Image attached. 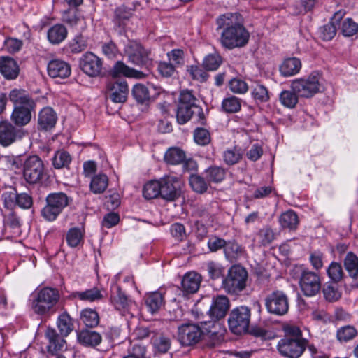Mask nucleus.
<instances>
[{"label":"nucleus","mask_w":358,"mask_h":358,"mask_svg":"<svg viewBox=\"0 0 358 358\" xmlns=\"http://www.w3.org/2000/svg\"><path fill=\"white\" fill-rule=\"evenodd\" d=\"M71 162V155L64 150L57 151L52 159V166L57 169L68 167Z\"/></svg>","instance_id":"obj_39"},{"label":"nucleus","mask_w":358,"mask_h":358,"mask_svg":"<svg viewBox=\"0 0 358 358\" xmlns=\"http://www.w3.org/2000/svg\"><path fill=\"white\" fill-rule=\"evenodd\" d=\"M59 299V293L57 289L44 287L41 289L33 299L31 308L38 315L49 313Z\"/></svg>","instance_id":"obj_6"},{"label":"nucleus","mask_w":358,"mask_h":358,"mask_svg":"<svg viewBox=\"0 0 358 358\" xmlns=\"http://www.w3.org/2000/svg\"><path fill=\"white\" fill-rule=\"evenodd\" d=\"M73 297L85 302H95L103 299V296L101 290L96 287L85 291L75 292L73 293Z\"/></svg>","instance_id":"obj_31"},{"label":"nucleus","mask_w":358,"mask_h":358,"mask_svg":"<svg viewBox=\"0 0 358 358\" xmlns=\"http://www.w3.org/2000/svg\"><path fill=\"white\" fill-rule=\"evenodd\" d=\"M78 339L80 343L90 347H95L101 341V335L94 331L82 330L78 334Z\"/></svg>","instance_id":"obj_32"},{"label":"nucleus","mask_w":358,"mask_h":358,"mask_svg":"<svg viewBox=\"0 0 358 358\" xmlns=\"http://www.w3.org/2000/svg\"><path fill=\"white\" fill-rule=\"evenodd\" d=\"M229 90L236 94H244L248 90L247 83L239 78H233L229 83Z\"/></svg>","instance_id":"obj_62"},{"label":"nucleus","mask_w":358,"mask_h":358,"mask_svg":"<svg viewBox=\"0 0 358 358\" xmlns=\"http://www.w3.org/2000/svg\"><path fill=\"white\" fill-rule=\"evenodd\" d=\"M87 41L81 35L76 36L69 43L71 51L73 53H79L86 49Z\"/></svg>","instance_id":"obj_61"},{"label":"nucleus","mask_w":358,"mask_h":358,"mask_svg":"<svg viewBox=\"0 0 358 358\" xmlns=\"http://www.w3.org/2000/svg\"><path fill=\"white\" fill-rule=\"evenodd\" d=\"M229 308L230 301L228 297L218 295L213 299L208 313L213 320H219L226 316Z\"/></svg>","instance_id":"obj_17"},{"label":"nucleus","mask_w":358,"mask_h":358,"mask_svg":"<svg viewBox=\"0 0 358 358\" xmlns=\"http://www.w3.org/2000/svg\"><path fill=\"white\" fill-rule=\"evenodd\" d=\"M223 160L227 165H234L240 162L242 159V152L240 149L234 147L224 151Z\"/></svg>","instance_id":"obj_47"},{"label":"nucleus","mask_w":358,"mask_h":358,"mask_svg":"<svg viewBox=\"0 0 358 358\" xmlns=\"http://www.w3.org/2000/svg\"><path fill=\"white\" fill-rule=\"evenodd\" d=\"M146 348L145 346L134 343L128 349V354L122 358H145Z\"/></svg>","instance_id":"obj_59"},{"label":"nucleus","mask_w":358,"mask_h":358,"mask_svg":"<svg viewBox=\"0 0 358 358\" xmlns=\"http://www.w3.org/2000/svg\"><path fill=\"white\" fill-rule=\"evenodd\" d=\"M124 52L130 62L139 66H148L152 61L150 51L136 41H129Z\"/></svg>","instance_id":"obj_9"},{"label":"nucleus","mask_w":358,"mask_h":358,"mask_svg":"<svg viewBox=\"0 0 358 358\" xmlns=\"http://www.w3.org/2000/svg\"><path fill=\"white\" fill-rule=\"evenodd\" d=\"M189 185L192 189L197 193H204L208 187V182L206 180L205 176L202 177L199 175H191L189 179Z\"/></svg>","instance_id":"obj_42"},{"label":"nucleus","mask_w":358,"mask_h":358,"mask_svg":"<svg viewBox=\"0 0 358 358\" xmlns=\"http://www.w3.org/2000/svg\"><path fill=\"white\" fill-rule=\"evenodd\" d=\"M207 271L210 278L216 280L223 275L224 268L214 262H210L207 264Z\"/></svg>","instance_id":"obj_64"},{"label":"nucleus","mask_w":358,"mask_h":358,"mask_svg":"<svg viewBox=\"0 0 358 358\" xmlns=\"http://www.w3.org/2000/svg\"><path fill=\"white\" fill-rule=\"evenodd\" d=\"M252 96L259 103L267 102L270 99L267 87L259 83H256L252 87Z\"/></svg>","instance_id":"obj_45"},{"label":"nucleus","mask_w":358,"mask_h":358,"mask_svg":"<svg viewBox=\"0 0 358 358\" xmlns=\"http://www.w3.org/2000/svg\"><path fill=\"white\" fill-rule=\"evenodd\" d=\"M160 185L159 180H151L147 182L143 187V194L146 199H155L160 196Z\"/></svg>","instance_id":"obj_43"},{"label":"nucleus","mask_w":358,"mask_h":358,"mask_svg":"<svg viewBox=\"0 0 358 358\" xmlns=\"http://www.w3.org/2000/svg\"><path fill=\"white\" fill-rule=\"evenodd\" d=\"M280 226L284 229L294 230L299 224L297 215L293 210H287L282 213L279 217Z\"/></svg>","instance_id":"obj_36"},{"label":"nucleus","mask_w":358,"mask_h":358,"mask_svg":"<svg viewBox=\"0 0 358 358\" xmlns=\"http://www.w3.org/2000/svg\"><path fill=\"white\" fill-rule=\"evenodd\" d=\"M108 185V178L105 174H98L92 178L90 189L94 194L103 193Z\"/></svg>","instance_id":"obj_40"},{"label":"nucleus","mask_w":358,"mask_h":358,"mask_svg":"<svg viewBox=\"0 0 358 358\" xmlns=\"http://www.w3.org/2000/svg\"><path fill=\"white\" fill-rule=\"evenodd\" d=\"M0 72L7 80L15 79L20 73L17 62L10 57H0Z\"/></svg>","instance_id":"obj_24"},{"label":"nucleus","mask_w":358,"mask_h":358,"mask_svg":"<svg viewBox=\"0 0 358 358\" xmlns=\"http://www.w3.org/2000/svg\"><path fill=\"white\" fill-rule=\"evenodd\" d=\"M9 99L14 107L35 108L36 103L29 92L23 89H13L9 94Z\"/></svg>","instance_id":"obj_21"},{"label":"nucleus","mask_w":358,"mask_h":358,"mask_svg":"<svg viewBox=\"0 0 358 358\" xmlns=\"http://www.w3.org/2000/svg\"><path fill=\"white\" fill-rule=\"evenodd\" d=\"M48 39L52 44H59L67 36L66 28L61 24L51 27L48 31Z\"/></svg>","instance_id":"obj_33"},{"label":"nucleus","mask_w":358,"mask_h":358,"mask_svg":"<svg viewBox=\"0 0 358 358\" xmlns=\"http://www.w3.org/2000/svg\"><path fill=\"white\" fill-rule=\"evenodd\" d=\"M357 335V329L351 325L341 327L336 331V338L340 343H347L355 338Z\"/></svg>","instance_id":"obj_41"},{"label":"nucleus","mask_w":358,"mask_h":358,"mask_svg":"<svg viewBox=\"0 0 358 358\" xmlns=\"http://www.w3.org/2000/svg\"><path fill=\"white\" fill-rule=\"evenodd\" d=\"M301 68V62L296 57L285 59L280 66V72L285 77H289L298 73Z\"/></svg>","instance_id":"obj_29"},{"label":"nucleus","mask_w":358,"mask_h":358,"mask_svg":"<svg viewBox=\"0 0 358 358\" xmlns=\"http://www.w3.org/2000/svg\"><path fill=\"white\" fill-rule=\"evenodd\" d=\"M322 78L317 72L312 73L306 78L296 79L292 82V90L298 96L309 98L323 90Z\"/></svg>","instance_id":"obj_5"},{"label":"nucleus","mask_w":358,"mask_h":358,"mask_svg":"<svg viewBox=\"0 0 358 358\" xmlns=\"http://www.w3.org/2000/svg\"><path fill=\"white\" fill-rule=\"evenodd\" d=\"M57 122V115L54 110L46 107L43 108L38 114V128L41 130L48 131L53 128Z\"/></svg>","instance_id":"obj_26"},{"label":"nucleus","mask_w":358,"mask_h":358,"mask_svg":"<svg viewBox=\"0 0 358 358\" xmlns=\"http://www.w3.org/2000/svg\"><path fill=\"white\" fill-rule=\"evenodd\" d=\"M209 327L207 333L203 334V336L206 341L207 345L213 348L220 345L224 341L225 329L217 322H214Z\"/></svg>","instance_id":"obj_20"},{"label":"nucleus","mask_w":358,"mask_h":358,"mask_svg":"<svg viewBox=\"0 0 358 358\" xmlns=\"http://www.w3.org/2000/svg\"><path fill=\"white\" fill-rule=\"evenodd\" d=\"M222 59L218 54H209L203 61V66L207 71H215L221 65Z\"/></svg>","instance_id":"obj_51"},{"label":"nucleus","mask_w":358,"mask_h":358,"mask_svg":"<svg viewBox=\"0 0 358 358\" xmlns=\"http://www.w3.org/2000/svg\"><path fill=\"white\" fill-rule=\"evenodd\" d=\"M69 64L60 59L51 60L48 64V75L54 78H66L71 74Z\"/></svg>","instance_id":"obj_23"},{"label":"nucleus","mask_w":358,"mask_h":358,"mask_svg":"<svg viewBox=\"0 0 358 358\" xmlns=\"http://www.w3.org/2000/svg\"><path fill=\"white\" fill-rule=\"evenodd\" d=\"M301 291L306 296H313L317 294L321 288L320 276L315 272L303 271L300 281Z\"/></svg>","instance_id":"obj_13"},{"label":"nucleus","mask_w":358,"mask_h":358,"mask_svg":"<svg viewBox=\"0 0 358 358\" xmlns=\"http://www.w3.org/2000/svg\"><path fill=\"white\" fill-rule=\"evenodd\" d=\"M62 21L71 27H75L83 22L84 19L77 8H69L62 13Z\"/></svg>","instance_id":"obj_38"},{"label":"nucleus","mask_w":358,"mask_h":358,"mask_svg":"<svg viewBox=\"0 0 358 358\" xmlns=\"http://www.w3.org/2000/svg\"><path fill=\"white\" fill-rule=\"evenodd\" d=\"M241 107L240 99L234 96L224 99L222 102V108L227 113H237L241 110Z\"/></svg>","instance_id":"obj_46"},{"label":"nucleus","mask_w":358,"mask_h":358,"mask_svg":"<svg viewBox=\"0 0 358 358\" xmlns=\"http://www.w3.org/2000/svg\"><path fill=\"white\" fill-rule=\"evenodd\" d=\"M102 61L91 52L85 53L80 59L81 70L90 77H97L102 71Z\"/></svg>","instance_id":"obj_15"},{"label":"nucleus","mask_w":358,"mask_h":358,"mask_svg":"<svg viewBox=\"0 0 358 358\" xmlns=\"http://www.w3.org/2000/svg\"><path fill=\"white\" fill-rule=\"evenodd\" d=\"M71 201L70 197L64 192L50 193L46 196V204L41 210V215L47 221H54Z\"/></svg>","instance_id":"obj_4"},{"label":"nucleus","mask_w":358,"mask_h":358,"mask_svg":"<svg viewBox=\"0 0 358 358\" xmlns=\"http://www.w3.org/2000/svg\"><path fill=\"white\" fill-rule=\"evenodd\" d=\"M201 282V277L195 272L186 273L181 281L182 290L185 294L196 293Z\"/></svg>","instance_id":"obj_25"},{"label":"nucleus","mask_w":358,"mask_h":358,"mask_svg":"<svg viewBox=\"0 0 358 358\" xmlns=\"http://www.w3.org/2000/svg\"><path fill=\"white\" fill-rule=\"evenodd\" d=\"M57 327L62 336H68L73 330L71 319L67 313H63L58 317Z\"/></svg>","instance_id":"obj_48"},{"label":"nucleus","mask_w":358,"mask_h":358,"mask_svg":"<svg viewBox=\"0 0 358 358\" xmlns=\"http://www.w3.org/2000/svg\"><path fill=\"white\" fill-rule=\"evenodd\" d=\"M203 336V332L198 325L185 324L178 327V340L183 345L196 344Z\"/></svg>","instance_id":"obj_14"},{"label":"nucleus","mask_w":358,"mask_h":358,"mask_svg":"<svg viewBox=\"0 0 358 358\" xmlns=\"http://www.w3.org/2000/svg\"><path fill=\"white\" fill-rule=\"evenodd\" d=\"M152 343L155 349L161 353L167 352L171 345V339L163 334L156 336Z\"/></svg>","instance_id":"obj_49"},{"label":"nucleus","mask_w":358,"mask_h":358,"mask_svg":"<svg viewBox=\"0 0 358 358\" xmlns=\"http://www.w3.org/2000/svg\"><path fill=\"white\" fill-rule=\"evenodd\" d=\"M112 292L111 303L115 309L119 310L122 315L129 312L134 303L128 299L119 286H115Z\"/></svg>","instance_id":"obj_19"},{"label":"nucleus","mask_w":358,"mask_h":358,"mask_svg":"<svg viewBox=\"0 0 358 358\" xmlns=\"http://www.w3.org/2000/svg\"><path fill=\"white\" fill-rule=\"evenodd\" d=\"M323 294L326 300L332 302L341 298V293L337 288L331 284H327L323 288Z\"/></svg>","instance_id":"obj_63"},{"label":"nucleus","mask_w":358,"mask_h":358,"mask_svg":"<svg viewBox=\"0 0 358 358\" xmlns=\"http://www.w3.org/2000/svg\"><path fill=\"white\" fill-rule=\"evenodd\" d=\"M34 108L14 107L10 116L11 121L17 126L23 127L29 123Z\"/></svg>","instance_id":"obj_27"},{"label":"nucleus","mask_w":358,"mask_h":358,"mask_svg":"<svg viewBox=\"0 0 358 358\" xmlns=\"http://www.w3.org/2000/svg\"><path fill=\"white\" fill-rule=\"evenodd\" d=\"M195 142L200 145H208L210 142L209 131L204 128H197L194 132Z\"/></svg>","instance_id":"obj_60"},{"label":"nucleus","mask_w":358,"mask_h":358,"mask_svg":"<svg viewBox=\"0 0 358 358\" xmlns=\"http://www.w3.org/2000/svg\"><path fill=\"white\" fill-rule=\"evenodd\" d=\"M217 29L222 30L220 42L226 49L232 50L245 46L250 34L243 25V19L238 13H227L216 20Z\"/></svg>","instance_id":"obj_1"},{"label":"nucleus","mask_w":358,"mask_h":358,"mask_svg":"<svg viewBox=\"0 0 358 358\" xmlns=\"http://www.w3.org/2000/svg\"><path fill=\"white\" fill-rule=\"evenodd\" d=\"M265 306L271 314L284 315L289 310L288 297L283 291L274 290L266 296Z\"/></svg>","instance_id":"obj_11"},{"label":"nucleus","mask_w":358,"mask_h":358,"mask_svg":"<svg viewBox=\"0 0 358 358\" xmlns=\"http://www.w3.org/2000/svg\"><path fill=\"white\" fill-rule=\"evenodd\" d=\"M187 71L192 78L200 83L206 82L208 78V73L198 66L192 65L188 67Z\"/></svg>","instance_id":"obj_58"},{"label":"nucleus","mask_w":358,"mask_h":358,"mask_svg":"<svg viewBox=\"0 0 358 358\" xmlns=\"http://www.w3.org/2000/svg\"><path fill=\"white\" fill-rule=\"evenodd\" d=\"M327 273L329 278L334 282H340L344 276L341 264L336 262L330 264L327 268Z\"/></svg>","instance_id":"obj_50"},{"label":"nucleus","mask_w":358,"mask_h":358,"mask_svg":"<svg viewBox=\"0 0 358 358\" xmlns=\"http://www.w3.org/2000/svg\"><path fill=\"white\" fill-rule=\"evenodd\" d=\"M248 272L239 265L232 266L222 280V288L229 294H236L246 287Z\"/></svg>","instance_id":"obj_7"},{"label":"nucleus","mask_w":358,"mask_h":358,"mask_svg":"<svg viewBox=\"0 0 358 358\" xmlns=\"http://www.w3.org/2000/svg\"><path fill=\"white\" fill-rule=\"evenodd\" d=\"M161 197L173 201L180 196L182 182L179 178L166 176L159 179Z\"/></svg>","instance_id":"obj_12"},{"label":"nucleus","mask_w":358,"mask_h":358,"mask_svg":"<svg viewBox=\"0 0 358 358\" xmlns=\"http://www.w3.org/2000/svg\"><path fill=\"white\" fill-rule=\"evenodd\" d=\"M25 132L22 129L16 128L8 122H0V144L8 146L24 136Z\"/></svg>","instance_id":"obj_16"},{"label":"nucleus","mask_w":358,"mask_h":358,"mask_svg":"<svg viewBox=\"0 0 358 358\" xmlns=\"http://www.w3.org/2000/svg\"><path fill=\"white\" fill-rule=\"evenodd\" d=\"M132 95L138 103H144L150 99L148 89L142 84H136L132 90Z\"/></svg>","instance_id":"obj_56"},{"label":"nucleus","mask_w":358,"mask_h":358,"mask_svg":"<svg viewBox=\"0 0 358 358\" xmlns=\"http://www.w3.org/2000/svg\"><path fill=\"white\" fill-rule=\"evenodd\" d=\"M83 232L79 228H71L66 234V241L69 246L75 248L78 246L83 240Z\"/></svg>","instance_id":"obj_55"},{"label":"nucleus","mask_w":358,"mask_h":358,"mask_svg":"<svg viewBox=\"0 0 358 358\" xmlns=\"http://www.w3.org/2000/svg\"><path fill=\"white\" fill-rule=\"evenodd\" d=\"M145 302L149 311L154 314L164 306V296L159 292L148 293L145 296Z\"/></svg>","instance_id":"obj_30"},{"label":"nucleus","mask_w":358,"mask_h":358,"mask_svg":"<svg viewBox=\"0 0 358 358\" xmlns=\"http://www.w3.org/2000/svg\"><path fill=\"white\" fill-rule=\"evenodd\" d=\"M197 99L188 90L182 91L178 99L176 110V120L180 124L187 122L194 113H197L203 119V110L196 103Z\"/></svg>","instance_id":"obj_3"},{"label":"nucleus","mask_w":358,"mask_h":358,"mask_svg":"<svg viewBox=\"0 0 358 358\" xmlns=\"http://www.w3.org/2000/svg\"><path fill=\"white\" fill-rule=\"evenodd\" d=\"M45 172L43 162L36 155L29 156L23 166V176L30 184H36L42 180Z\"/></svg>","instance_id":"obj_10"},{"label":"nucleus","mask_w":358,"mask_h":358,"mask_svg":"<svg viewBox=\"0 0 358 358\" xmlns=\"http://www.w3.org/2000/svg\"><path fill=\"white\" fill-rule=\"evenodd\" d=\"M344 267L349 276L353 279L358 278V257L352 252L347 253L343 260Z\"/></svg>","instance_id":"obj_35"},{"label":"nucleus","mask_w":358,"mask_h":358,"mask_svg":"<svg viewBox=\"0 0 358 358\" xmlns=\"http://www.w3.org/2000/svg\"><path fill=\"white\" fill-rule=\"evenodd\" d=\"M280 101L284 106L293 108L298 103V94L293 90H284L280 94Z\"/></svg>","instance_id":"obj_52"},{"label":"nucleus","mask_w":358,"mask_h":358,"mask_svg":"<svg viewBox=\"0 0 358 358\" xmlns=\"http://www.w3.org/2000/svg\"><path fill=\"white\" fill-rule=\"evenodd\" d=\"M285 330V336L277 345L278 352L287 358H299L307 348L308 341L303 337L301 330L296 326H287Z\"/></svg>","instance_id":"obj_2"},{"label":"nucleus","mask_w":358,"mask_h":358,"mask_svg":"<svg viewBox=\"0 0 358 358\" xmlns=\"http://www.w3.org/2000/svg\"><path fill=\"white\" fill-rule=\"evenodd\" d=\"M82 322L88 327H94L98 325L99 317L96 311L91 308H86L81 312Z\"/></svg>","instance_id":"obj_44"},{"label":"nucleus","mask_w":358,"mask_h":358,"mask_svg":"<svg viewBox=\"0 0 358 358\" xmlns=\"http://www.w3.org/2000/svg\"><path fill=\"white\" fill-rule=\"evenodd\" d=\"M129 92L126 82H113L107 85L106 95L114 103H124L126 101Z\"/></svg>","instance_id":"obj_18"},{"label":"nucleus","mask_w":358,"mask_h":358,"mask_svg":"<svg viewBox=\"0 0 358 358\" xmlns=\"http://www.w3.org/2000/svg\"><path fill=\"white\" fill-rule=\"evenodd\" d=\"M185 153L178 148H169L164 155V160L167 164L176 165L182 163L185 159Z\"/></svg>","instance_id":"obj_37"},{"label":"nucleus","mask_w":358,"mask_h":358,"mask_svg":"<svg viewBox=\"0 0 358 358\" xmlns=\"http://www.w3.org/2000/svg\"><path fill=\"white\" fill-rule=\"evenodd\" d=\"M109 73L113 78H117L122 76L135 78H143L145 77V73L130 68L121 61L115 62L110 70Z\"/></svg>","instance_id":"obj_22"},{"label":"nucleus","mask_w":358,"mask_h":358,"mask_svg":"<svg viewBox=\"0 0 358 358\" xmlns=\"http://www.w3.org/2000/svg\"><path fill=\"white\" fill-rule=\"evenodd\" d=\"M224 252L227 259L233 260L236 259L242 252L241 246L234 241H227L224 245Z\"/></svg>","instance_id":"obj_54"},{"label":"nucleus","mask_w":358,"mask_h":358,"mask_svg":"<svg viewBox=\"0 0 358 358\" xmlns=\"http://www.w3.org/2000/svg\"><path fill=\"white\" fill-rule=\"evenodd\" d=\"M341 31L345 37L353 36L358 33V24L352 18H346L341 24Z\"/></svg>","instance_id":"obj_53"},{"label":"nucleus","mask_w":358,"mask_h":358,"mask_svg":"<svg viewBox=\"0 0 358 358\" xmlns=\"http://www.w3.org/2000/svg\"><path fill=\"white\" fill-rule=\"evenodd\" d=\"M45 336L49 341L48 350L52 354L62 350L64 348L66 341L62 335L57 333L55 329L48 328L45 331Z\"/></svg>","instance_id":"obj_28"},{"label":"nucleus","mask_w":358,"mask_h":358,"mask_svg":"<svg viewBox=\"0 0 358 358\" xmlns=\"http://www.w3.org/2000/svg\"><path fill=\"white\" fill-rule=\"evenodd\" d=\"M251 310L245 306L234 308L229 316L228 324L229 329L237 335H241L248 331L250 322Z\"/></svg>","instance_id":"obj_8"},{"label":"nucleus","mask_w":358,"mask_h":358,"mask_svg":"<svg viewBox=\"0 0 358 358\" xmlns=\"http://www.w3.org/2000/svg\"><path fill=\"white\" fill-rule=\"evenodd\" d=\"M275 237V233L269 227H263L258 233V238L262 245H267L271 243Z\"/></svg>","instance_id":"obj_57"},{"label":"nucleus","mask_w":358,"mask_h":358,"mask_svg":"<svg viewBox=\"0 0 358 358\" xmlns=\"http://www.w3.org/2000/svg\"><path fill=\"white\" fill-rule=\"evenodd\" d=\"M206 180L209 182L220 183L225 178V169L218 166H211L204 171Z\"/></svg>","instance_id":"obj_34"}]
</instances>
